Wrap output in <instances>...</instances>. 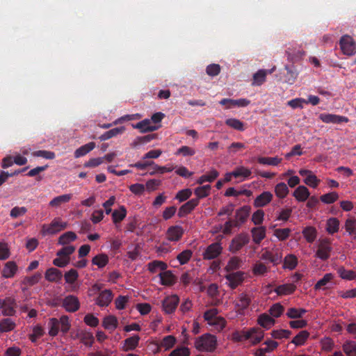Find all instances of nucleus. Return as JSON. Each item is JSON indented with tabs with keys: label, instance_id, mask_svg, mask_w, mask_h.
I'll return each mask as SVG.
<instances>
[{
	"label": "nucleus",
	"instance_id": "1",
	"mask_svg": "<svg viewBox=\"0 0 356 356\" xmlns=\"http://www.w3.org/2000/svg\"><path fill=\"white\" fill-rule=\"evenodd\" d=\"M60 325V331L66 334L70 330L71 323L69 317L66 315L62 316L60 319L56 318H49L48 325L49 327V334L51 337H56L59 332Z\"/></svg>",
	"mask_w": 356,
	"mask_h": 356
},
{
	"label": "nucleus",
	"instance_id": "2",
	"mask_svg": "<svg viewBox=\"0 0 356 356\" xmlns=\"http://www.w3.org/2000/svg\"><path fill=\"white\" fill-rule=\"evenodd\" d=\"M217 338L215 335L209 333L202 334L196 339L195 348L200 351L213 353L217 348Z\"/></svg>",
	"mask_w": 356,
	"mask_h": 356
},
{
	"label": "nucleus",
	"instance_id": "3",
	"mask_svg": "<svg viewBox=\"0 0 356 356\" xmlns=\"http://www.w3.org/2000/svg\"><path fill=\"white\" fill-rule=\"evenodd\" d=\"M67 223L62 222L60 218H55L50 224H44L41 232L43 235H53L66 229Z\"/></svg>",
	"mask_w": 356,
	"mask_h": 356
},
{
	"label": "nucleus",
	"instance_id": "4",
	"mask_svg": "<svg viewBox=\"0 0 356 356\" xmlns=\"http://www.w3.org/2000/svg\"><path fill=\"white\" fill-rule=\"evenodd\" d=\"M250 242V236L247 233H241L234 237L230 243L229 250L236 253Z\"/></svg>",
	"mask_w": 356,
	"mask_h": 356
},
{
	"label": "nucleus",
	"instance_id": "5",
	"mask_svg": "<svg viewBox=\"0 0 356 356\" xmlns=\"http://www.w3.org/2000/svg\"><path fill=\"white\" fill-rule=\"evenodd\" d=\"M339 45L345 55L353 56L356 53V43L350 35H345L342 36L339 41Z\"/></svg>",
	"mask_w": 356,
	"mask_h": 356
},
{
	"label": "nucleus",
	"instance_id": "6",
	"mask_svg": "<svg viewBox=\"0 0 356 356\" xmlns=\"http://www.w3.org/2000/svg\"><path fill=\"white\" fill-rule=\"evenodd\" d=\"M332 250L330 241L327 238L322 239L319 242L315 257L322 261H326L330 258Z\"/></svg>",
	"mask_w": 356,
	"mask_h": 356
},
{
	"label": "nucleus",
	"instance_id": "7",
	"mask_svg": "<svg viewBox=\"0 0 356 356\" xmlns=\"http://www.w3.org/2000/svg\"><path fill=\"white\" fill-rule=\"evenodd\" d=\"M244 273L242 271L229 272L225 275L227 284L232 289H235L244 281Z\"/></svg>",
	"mask_w": 356,
	"mask_h": 356
},
{
	"label": "nucleus",
	"instance_id": "8",
	"mask_svg": "<svg viewBox=\"0 0 356 356\" xmlns=\"http://www.w3.org/2000/svg\"><path fill=\"white\" fill-rule=\"evenodd\" d=\"M252 302L251 296L249 293L243 292L238 294L237 298L234 302L235 308L240 314H243Z\"/></svg>",
	"mask_w": 356,
	"mask_h": 356
},
{
	"label": "nucleus",
	"instance_id": "9",
	"mask_svg": "<svg viewBox=\"0 0 356 356\" xmlns=\"http://www.w3.org/2000/svg\"><path fill=\"white\" fill-rule=\"evenodd\" d=\"M222 251V247L220 243H213L205 249L202 257L205 260L214 259L221 254Z\"/></svg>",
	"mask_w": 356,
	"mask_h": 356
},
{
	"label": "nucleus",
	"instance_id": "10",
	"mask_svg": "<svg viewBox=\"0 0 356 356\" xmlns=\"http://www.w3.org/2000/svg\"><path fill=\"white\" fill-rule=\"evenodd\" d=\"M179 298L177 295L167 296L162 301L163 309L165 314H170L173 313L179 304Z\"/></svg>",
	"mask_w": 356,
	"mask_h": 356
},
{
	"label": "nucleus",
	"instance_id": "11",
	"mask_svg": "<svg viewBox=\"0 0 356 356\" xmlns=\"http://www.w3.org/2000/svg\"><path fill=\"white\" fill-rule=\"evenodd\" d=\"M63 307L68 312H75L80 307L78 298L73 295L67 296L63 300Z\"/></svg>",
	"mask_w": 356,
	"mask_h": 356
},
{
	"label": "nucleus",
	"instance_id": "12",
	"mask_svg": "<svg viewBox=\"0 0 356 356\" xmlns=\"http://www.w3.org/2000/svg\"><path fill=\"white\" fill-rule=\"evenodd\" d=\"M264 337V332L259 327H252L245 332V339H251L253 345L260 343Z\"/></svg>",
	"mask_w": 356,
	"mask_h": 356
},
{
	"label": "nucleus",
	"instance_id": "13",
	"mask_svg": "<svg viewBox=\"0 0 356 356\" xmlns=\"http://www.w3.org/2000/svg\"><path fill=\"white\" fill-rule=\"evenodd\" d=\"M250 212L251 207L249 205H244L236 211L234 220L239 227L247 221Z\"/></svg>",
	"mask_w": 356,
	"mask_h": 356
},
{
	"label": "nucleus",
	"instance_id": "14",
	"mask_svg": "<svg viewBox=\"0 0 356 356\" xmlns=\"http://www.w3.org/2000/svg\"><path fill=\"white\" fill-rule=\"evenodd\" d=\"M222 106H226V108L232 107H245L250 104V101L248 99L241 98L238 99L225 98L219 102Z\"/></svg>",
	"mask_w": 356,
	"mask_h": 356
},
{
	"label": "nucleus",
	"instance_id": "15",
	"mask_svg": "<svg viewBox=\"0 0 356 356\" xmlns=\"http://www.w3.org/2000/svg\"><path fill=\"white\" fill-rule=\"evenodd\" d=\"M319 118L325 123L341 124L348 122V118L346 116L330 113H321Z\"/></svg>",
	"mask_w": 356,
	"mask_h": 356
},
{
	"label": "nucleus",
	"instance_id": "16",
	"mask_svg": "<svg viewBox=\"0 0 356 356\" xmlns=\"http://www.w3.org/2000/svg\"><path fill=\"white\" fill-rule=\"evenodd\" d=\"M199 204L198 199H191L184 204L178 211L177 216L183 218L190 213Z\"/></svg>",
	"mask_w": 356,
	"mask_h": 356
},
{
	"label": "nucleus",
	"instance_id": "17",
	"mask_svg": "<svg viewBox=\"0 0 356 356\" xmlns=\"http://www.w3.org/2000/svg\"><path fill=\"white\" fill-rule=\"evenodd\" d=\"M184 232V229L181 226H171L167 230V238L170 241H178L182 237Z\"/></svg>",
	"mask_w": 356,
	"mask_h": 356
},
{
	"label": "nucleus",
	"instance_id": "18",
	"mask_svg": "<svg viewBox=\"0 0 356 356\" xmlns=\"http://www.w3.org/2000/svg\"><path fill=\"white\" fill-rule=\"evenodd\" d=\"M113 293L109 289L102 291L96 299V304L99 307H107L113 300Z\"/></svg>",
	"mask_w": 356,
	"mask_h": 356
},
{
	"label": "nucleus",
	"instance_id": "19",
	"mask_svg": "<svg viewBox=\"0 0 356 356\" xmlns=\"http://www.w3.org/2000/svg\"><path fill=\"white\" fill-rule=\"evenodd\" d=\"M273 197V194L270 192L264 191L255 198L254 201V207L259 208L266 206L272 201Z\"/></svg>",
	"mask_w": 356,
	"mask_h": 356
},
{
	"label": "nucleus",
	"instance_id": "20",
	"mask_svg": "<svg viewBox=\"0 0 356 356\" xmlns=\"http://www.w3.org/2000/svg\"><path fill=\"white\" fill-rule=\"evenodd\" d=\"M261 259L277 266L282 262V255L280 252L265 251L262 253Z\"/></svg>",
	"mask_w": 356,
	"mask_h": 356
},
{
	"label": "nucleus",
	"instance_id": "21",
	"mask_svg": "<svg viewBox=\"0 0 356 356\" xmlns=\"http://www.w3.org/2000/svg\"><path fill=\"white\" fill-rule=\"evenodd\" d=\"M3 307L2 314L5 316H11L15 314V307L16 302L12 298H6L3 300Z\"/></svg>",
	"mask_w": 356,
	"mask_h": 356
},
{
	"label": "nucleus",
	"instance_id": "22",
	"mask_svg": "<svg viewBox=\"0 0 356 356\" xmlns=\"http://www.w3.org/2000/svg\"><path fill=\"white\" fill-rule=\"evenodd\" d=\"M44 277L49 282H58L63 277V274L56 268H49L46 270Z\"/></svg>",
	"mask_w": 356,
	"mask_h": 356
},
{
	"label": "nucleus",
	"instance_id": "23",
	"mask_svg": "<svg viewBox=\"0 0 356 356\" xmlns=\"http://www.w3.org/2000/svg\"><path fill=\"white\" fill-rule=\"evenodd\" d=\"M134 128L140 129L142 133L153 131L157 130L160 126L152 125L151 124V120L149 119H145L139 122H138L136 125L134 126Z\"/></svg>",
	"mask_w": 356,
	"mask_h": 356
},
{
	"label": "nucleus",
	"instance_id": "24",
	"mask_svg": "<svg viewBox=\"0 0 356 356\" xmlns=\"http://www.w3.org/2000/svg\"><path fill=\"white\" fill-rule=\"evenodd\" d=\"M18 267L15 261H8L2 270V276L5 278L14 277L17 271Z\"/></svg>",
	"mask_w": 356,
	"mask_h": 356
},
{
	"label": "nucleus",
	"instance_id": "25",
	"mask_svg": "<svg viewBox=\"0 0 356 356\" xmlns=\"http://www.w3.org/2000/svg\"><path fill=\"white\" fill-rule=\"evenodd\" d=\"M258 324L265 329H269L275 323V319L266 313L261 314L257 319Z\"/></svg>",
	"mask_w": 356,
	"mask_h": 356
},
{
	"label": "nucleus",
	"instance_id": "26",
	"mask_svg": "<svg viewBox=\"0 0 356 356\" xmlns=\"http://www.w3.org/2000/svg\"><path fill=\"white\" fill-rule=\"evenodd\" d=\"M253 241L256 244H259L266 237V228L264 227H256L251 229Z\"/></svg>",
	"mask_w": 356,
	"mask_h": 356
},
{
	"label": "nucleus",
	"instance_id": "27",
	"mask_svg": "<svg viewBox=\"0 0 356 356\" xmlns=\"http://www.w3.org/2000/svg\"><path fill=\"white\" fill-rule=\"evenodd\" d=\"M285 70H286L287 73L285 76L286 79L285 82L292 85L296 81L298 72L296 68V67L293 65H285L284 67Z\"/></svg>",
	"mask_w": 356,
	"mask_h": 356
},
{
	"label": "nucleus",
	"instance_id": "28",
	"mask_svg": "<svg viewBox=\"0 0 356 356\" xmlns=\"http://www.w3.org/2000/svg\"><path fill=\"white\" fill-rule=\"evenodd\" d=\"M308 188L304 186H298L293 192V195L299 202H305L309 197Z\"/></svg>",
	"mask_w": 356,
	"mask_h": 356
},
{
	"label": "nucleus",
	"instance_id": "29",
	"mask_svg": "<svg viewBox=\"0 0 356 356\" xmlns=\"http://www.w3.org/2000/svg\"><path fill=\"white\" fill-rule=\"evenodd\" d=\"M159 273L161 284L164 286H170L175 282V277L170 270H163Z\"/></svg>",
	"mask_w": 356,
	"mask_h": 356
},
{
	"label": "nucleus",
	"instance_id": "30",
	"mask_svg": "<svg viewBox=\"0 0 356 356\" xmlns=\"http://www.w3.org/2000/svg\"><path fill=\"white\" fill-rule=\"evenodd\" d=\"M139 341L140 337L138 335L126 339L124 341L123 350L128 352L134 350L138 346Z\"/></svg>",
	"mask_w": 356,
	"mask_h": 356
},
{
	"label": "nucleus",
	"instance_id": "31",
	"mask_svg": "<svg viewBox=\"0 0 356 356\" xmlns=\"http://www.w3.org/2000/svg\"><path fill=\"white\" fill-rule=\"evenodd\" d=\"M65 280L66 283L72 285L71 291H74L77 289V287L73 286L79 277V273L76 270L72 268L69 271L66 272L64 275Z\"/></svg>",
	"mask_w": 356,
	"mask_h": 356
},
{
	"label": "nucleus",
	"instance_id": "32",
	"mask_svg": "<svg viewBox=\"0 0 356 356\" xmlns=\"http://www.w3.org/2000/svg\"><path fill=\"white\" fill-rule=\"evenodd\" d=\"M296 289V286L293 284H284L277 286L274 291L278 296L289 295L293 293Z\"/></svg>",
	"mask_w": 356,
	"mask_h": 356
},
{
	"label": "nucleus",
	"instance_id": "33",
	"mask_svg": "<svg viewBox=\"0 0 356 356\" xmlns=\"http://www.w3.org/2000/svg\"><path fill=\"white\" fill-rule=\"evenodd\" d=\"M176 343V338L172 335L165 337L159 343H156L158 348L156 353L159 352L160 348L163 347L165 350L172 348Z\"/></svg>",
	"mask_w": 356,
	"mask_h": 356
},
{
	"label": "nucleus",
	"instance_id": "34",
	"mask_svg": "<svg viewBox=\"0 0 356 356\" xmlns=\"http://www.w3.org/2000/svg\"><path fill=\"white\" fill-rule=\"evenodd\" d=\"M305 240L309 243H313L317 237V230L314 227L307 226L302 232Z\"/></svg>",
	"mask_w": 356,
	"mask_h": 356
},
{
	"label": "nucleus",
	"instance_id": "35",
	"mask_svg": "<svg viewBox=\"0 0 356 356\" xmlns=\"http://www.w3.org/2000/svg\"><path fill=\"white\" fill-rule=\"evenodd\" d=\"M342 350L346 356H356V342L351 340L346 341L342 345Z\"/></svg>",
	"mask_w": 356,
	"mask_h": 356
},
{
	"label": "nucleus",
	"instance_id": "36",
	"mask_svg": "<svg viewBox=\"0 0 356 356\" xmlns=\"http://www.w3.org/2000/svg\"><path fill=\"white\" fill-rule=\"evenodd\" d=\"M76 238V234L72 231H69L59 236L58 243L61 245H66L74 241Z\"/></svg>",
	"mask_w": 356,
	"mask_h": 356
},
{
	"label": "nucleus",
	"instance_id": "37",
	"mask_svg": "<svg viewBox=\"0 0 356 356\" xmlns=\"http://www.w3.org/2000/svg\"><path fill=\"white\" fill-rule=\"evenodd\" d=\"M167 268L168 265L166 263L159 260H154L147 264V269L151 273H156L159 269L165 270Z\"/></svg>",
	"mask_w": 356,
	"mask_h": 356
},
{
	"label": "nucleus",
	"instance_id": "38",
	"mask_svg": "<svg viewBox=\"0 0 356 356\" xmlns=\"http://www.w3.org/2000/svg\"><path fill=\"white\" fill-rule=\"evenodd\" d=\"M282 161V159L279 158L278 156L275 157H265V156H259L257 158V162L261 165H272L277 166Z\"/></svg>",
	"mask_w": 356,
	"mask_h": 356
},
{
	"label": "nucleus",
	"instance_id": "39",
	"mask_svg": "<svg viewBox=\"0 0 356 356\" xmlns=\"http://www.w3.org/2000/svg\"><path fill=\"white\" fill-rule=\"evenodd\" d=\"M95 147V143L94 142L88 143L81 147H79L74 152V157L79 158L85 156L88 152L92 151Z\"/></svg>",
	"mask_w": 356,
	"mask_h": 356
},
{
	"label": "nucleus",
	"instance_id": "40",
	"mask_svg": "<svg viewBox=\"0 0 356 356\" xmlns=\"http://www.w3.org/2000/svg\"><path fill=\"white\" fill-rule=\"evenodd\" d=\"M125 131V128L124 127H115L109 131H106L104 134L99 136V139L102 141L108 140L114 136H118V134H122Z\"/></svg>",
	"mask_w": 356,
	"mask_h": 356
},
{
	"label": "nucleus",
	"instance_id": "41",
	"mask_svg": "<svg viewBox=\"0 0 356 356\" xmlns=\"http://www.w3.org/2000/svg\"><path fill=\"white\" fill-rule=\"evenodd\" d=\"M118 325V319L115 316L109 315L106 316L102 322L103 327L108 330L113 331Z\"/></svg>",
	"mask_w": 356,
	"mask_h": 356
},
{
	"label": "nucleus",
	"instance_id": "42",
	"mask_svg": "<svg viewBox=\"0 0 356 356\" xmlns=\"http://www.w3.org/2000/svg\"><path fill=\"white\" fill-rule=\"evenodd\" d=\"M242 266V260L239 257H233L230 258L225 270L227 272H232L234 270L239 269Z\"/></svg>",
	"mask_w": 356,
	"mask_h": 356
},
{
	"label": "nucleus",
	"instance_id": "43",
	"mask_svg": "<svg viewBox=\"0 0 356 356\" xmlns=\"http://www.w3.org/2000/svg\"><path fill=\"white\" fill-rule=\"evenodd\" d=\"M72 194H65L62 195L57 196L52 199L49 202V206L52 207H58L60 206L62 204L68 202L72 199Z\"/></svg>",
	"mask_w": 356,
	"mask_h": 356
},
{
	"label": "nucleus",
	"instance_id": "44",
	"mask_svg": "<svg viewBox=\"0 0 356 356\" xmlns=\"http://www.w3.org/2000/svg\"><path fill=\"white\" fill-rule=\"evenodd\" d=\"M298 265V258L292 254H287L283 261V268L293 270Z\"/></svg>",
	"mask_w": 356,
	"mask_h": 356
},
{
	"label": "nucleus",
	"instance_id": "45",
	"mask_svg": "<svg viewBox=\"0 0 356 356\" xmlns=\"http://www.w3.org/2000/svg\"><path fill=\"white\" fill-rule=\"evenodd\" d=\"M339 229V220L337 218H330L326 222V231L330 234L337 232Z\"/></svg>",
	"mask_w": 356,
	"mask_h": 356
},
{
	"label": "nucleus",
	"instance_id": "46",
	"mask_svg": "<svg viewBox=\"0 0 356 356\" xmlns=\"http://www.w3.org/2000/svg\"><path fill=\"white\" fill-rule=\"evenodd\" d=\"M309 337V332L307 330L300 331L291 341L296 346H300L305 343Z\"/></svg>",
	"mask_w": 356,
	"mask_h": 356
},
{
	"label": "nucleus",
	"instance_id": "47",
	"mask_svg": "<svg viewBox=\"0 0 356 356\" xmlns=\"http://www.w3.org/2000/svg\"><path fill=\"white\" fill-rule=\"evenodd\" d=\"M307 312L303 308L291 307L288 309L286 315L289 318L297 319L302 318Z\"/></svg>",
	"mask_w": 356,
	"mask_h": 356
},
{
	"label": "nucleus",
	"instance_id": "48",
	"mask_svg": "<svg viewBox=\"0 0 356 356\" xmlns=\"http://www.w3.org/2000/svg\"><path fill=\"white\" fill-rule=\"evenodd\" d=\"M127 216V210L124 206H121L119 210H114L112 213V219L114 224H117L122 221Z\"/></svg>",
	"mask_w": 356,
	"mask_h": 356
},
{
	"label": "nucleus",
	"instance_id": "49",
	"mask_svg": "<svg viewBox=\"0 0 356 356\" xmlns=\"http://www.w3.org/2000/svg\"><path fill=\"white\" fill-rule=\"evenodd\" d=\"M219 176V172L216 169L210 170L209 174L202 175L197 180V184H202L203 183L208 181L212 182Z\"/></svg>",
	"mask_w": 356,
	"mask_h": 356
},
{
	"label": "nucleus",
	"instance_id": "50",
	"mask_svg": "<svg viewBox=\"0 0 356 356\" xmlns=\"http://www.w3.org/2000/svg\"><path fill=\"white\" fill-rule=\"evenodd\" d=\"M267 75L266 70H259L253 75V81L252 85L261 86L266 81Z\"/></svg>",
	"mask_w": 356,
	"mask_h": 356
},
{
	"label": "nucleus",
	"instance_id": "51",
	"mask_svg": "<svg viewBox=\"0 0 356 356\" xmlns=\"http://www.w3.org/2000/svg\"><path fill=\"white\" fill-rule=\"evenodd\" d=\"M108 263V257L105 254H99L92 259V264L99 268H102Z\"/></svg>",
	"mask_w": 356,
	"mask_h": 356
},
{
	"label": "nucleus",
	"instance_id": "52",
	"mask_svg": "<svg viewBox=\"0 0 356 356\" xmlns=\"http://www.w3.org/2000/svg\"><path fill=\"white\" fill-rule=\"evenodd\" d=\"M270 315L274 318H279L280 317L284 312V307L282 305L280 302H277L273 304L268 309Z\"/></svg>",
	"mask_w": 356,
	"mask_h": 356
},
{
	"label": "nucleus",
	"instance_id": "53",
	"mask_svg": "<svg viewBox=\"0 0 356 356\" xmlns=\"http://www.w3.org/2000/svg\"><path fill=\"white\" fill-rule=\"evenodd\" d=\"M211 188V187L209 184L196 188L194 191V193L197 196L196 199L200 201V199L207 197L210 194Z\"/></svg>",
	"mask_w": 356,
	"mask_h": 356
},
{
	"label": "nucleus",
	"instance_id": "54",
	"mask_svg": "<svg viewBox=\"0 0 356 356\" xmlns=\"http://www.w3.org/2000/svg\"><path fill=\"white\" fill-rule=\"evenodd\" d=\"M337 273L341 279L347 280H353L356 277L355 273L351 270H346L344 267L341 266L337 269Z\"/></svg>",
	"mask_w": 356,
	"mask_h": 356
},
{
	"label": "nucleus",
	"instance_id": "55",
	"mask_svg": "<svg viewBox=\"0 0 356 356\" xmlns=\"http://www.w3.org/2000/svg\"><path fill=\"white\" fill-rule=\"evenodd\" d=\"M42 278L40 273H36L32 276L24 277L22 281V284L26 286H31L37 284Z\"/></svg>",
	"mask_w": 356,
	"mask_h": 356
},
{
	"label": "nucleus",
	"instance_id": "56",
	"mask_svg": "<svg viewBox=\"0 0 356 356\" xmlns=\"http://www.w3.org/2000/svg\"><path fill=\"white\" fill-rule=\"evenodd\" d=\"M225 124L229 127L237 131H243L245 130L243 122L236 118H229L226 120Z\"/></svg>",
	"mask_w": 356,
	"mask_h": 356
},
{
	"label": "nucleus",
	"instance_id": "57",
	"mask_svg": "<svg viewBox=\"0 0 356 356\" xmlns=\"http://www.w3.org/2000/svg\"><path fill=\"white\" fill-rule=\"evenodd\" d=\"M345 229L346 232L353 236L356 239V220L355 218H348L345 222Z\"/></svg>",
	"mask_w": 356,
	"mask_h": 356
},
{
	"label": "nucleus",
	"instance_id": "58",
	"mask_svg": "<svg viewBox=\"0 0 356 356\" xmlns=\"http://www.w3.org/2000/svg\"><path fill=\"white\" fill-rule=\"evenodd\" d=\"M15 323L10 318H3L0 321V331L7 332L14 330Z\"/></svg>",
	"mask_w": 356,
	"mask_h": 356
},
{
	"label": "nucleus",
	"instance_id": "59",
	"mask_svg": "<svg viewBox=\"0 0 356 356\" xmlns=\"http://www.w3.org/2000/svg\"><path fill=\"white\" fill-rule=\"evenodd\" d=\"M275 192L279 198H284L289 193V188L286 184L281 182L275 186Z\"/></svg>",
	"mask_w": 356,
	"mask_h": 356
},
{
	"label": "nucleus",
	"instance_id": "60",
	"mask_svg": "<svg viewBox=\"0 0 356 356\" xmlns=\"http://www.w3.org/2000/svg\"><path fill=\"white\" fill-rule=\"evenodd\" d=\"M339 199V195L337 192H330L324 194L320 197V200L325 204H332Z\"/></svg>",
	"mask_w": 356,
	"mask_h": 356
},
{
	"label": "nucleus",
	"instance_id": "61",
	"mask_svg": "<svg viewBox=\"0 0 356 356\" xmlns=\"http://www.w3.org/2000/svg\"><path fill=\"white\" fill-rule=\"evenodd\" d=\"M271 336L274 339H288L291 334V332L289 330H274L270 333Z\"/></svg>",
	"mask_w": 356,
	"mask_h": 356
},
{
	"label": "nucleus",
	"instance_id": "62",
	"mask_svg": "<svg viewBox=\"0 0 356 356\" xmlns=\"http://www.w3.org/2000/svg\"><path fill=\"white\" fill-rule=\"evenodd\" d=\"M291 232V229L289 228L275 229L274 236L280 241H285L289 237Z\"/></svg>",
	"mask_w": 356,
	"mask_h": 356
},
{
	"label": "nucleus",
	"instance_id": "63",
	"mask_svg": "<svg viewBox=\"0 0 356 356\" xmlns=\"http://www.w3.org/2000/svg\"><path fill=\"white\" fill-rule=\"evenodd\" d=\"M251 171L250 170L241 166L238 168H236L234 171H232L233 177H242L244 179L248 178L251 175Z\"/></svg>",
	"mask_w": 356,
	"mask_h": 356
},
{
	"label": "nucleus",
	"instance_id": "64",
	"mask_svg": "<svg viewBox=\"0 0 356 356\" xmlns=\"http://www.w3.org/2000/svg\"><path fill=\"white\" fill-rule=\"evenodd\" d=\"M190 349L185 346L177 347L173 350L169 355V356H189Z\"/></svg>",
	"mask_w": 356,
	"mask_h": 356
}]
</instances>
